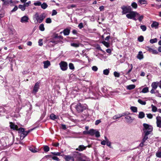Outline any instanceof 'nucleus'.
<instances>
[{
	"label": "nucleus",
	"instance_id": "f257e3e1",
	"mask_svg": "<svg viewBox=\"0 0 161 161\" xmlns=\"http://www.w3.org/2000/svg\"><path fill=\"white\" fill-rule=\"evenodd\" d=\"M53 38L54 41H50L49 43V45L53 46L55 44L57 43V42L59 41L60 40V31H58L53 33Z\"/></svg>",
	"mask_w": 161,
	"mask_h": 161
},
{
	"label": "nucleus",
	"instance_id": "f03ea898",
	"mask_svg": "<svg viewBox=\"0 0 161 161\" xmlns=\"http://www.w3.org/2000/svg\"><path fill=\"white\" fill-rule=\"evenodd\" d=\"M46 17V14L45 13H42L40 15L38 12H36L33 16V19H35V22L36 20L37 23H40L43 21Z\"/></svg>",
	"mask_w": 161,
	"mask_h": 161
},
{
	"label": "nucleus",
	"instance_id": "7ed1b4c3",
	"mask_svg": "<svg viewBox=\"0 0 161 161\" xmlns=\"http://www.w3.org/2000/svg\"><path fill=\"white\" fill-rule=\"evenodd\" d=\"M75 153L74 156L75 159V161H87V157L83 154L78 152Z\"/></svg>",
	"mask_w": 161,
	"mask_h": 161
},
{
	"label": "nucleus",
	"instance_id": "20e7f679",
	"mask_svg": "<svg viewBox=\"0 0 161 161\" xmlns=\"http://www.w3.org/2000/svg\"><path fill=\"white\" fill-rule=\"evenodd\" d=\"M143 125V130L144 134H146L147 133H148L147 135L150 134L153 130L152 126L146 123H144Z\"/></svg>",
	"mask_w": 161,
	"mask_h": 161
},
{
	"label": "nucleus",
	"instance_id": "39448f33",
	"mask_svg": "<svg viewBox=\"0 0 161 161\" xmlns=\"http://www.w3.org/2000/svg\"><path fill=\"white\" fill-rule=\"evenodd\" d=\"M76 111L78 113L82 112L86 108V105L78 103L75 106Z\"/></svg>",
	"mask_w": 161,
	"mask_h": 161
},
{
	"label": "nucleus",
	"instance_id": "423d86ee",
	"mask_svg": "<svg viewBox=\"0 0 161 161\" xmlns=\"http://www.w3.org/2000/svg\"><path fill=\"white\" fill-rule=\"evenodd\" d=\"M136 16H139V14L136 12L131 11L126 15V16L128 19H132L135 21L137 20L135 18Z\"/></svg>",
	"mask_w": 161,
	"mask_h": 161
},
{
	"label": "nucleus",
	"instance_id": "0eeeda50",
	"mask_svg": "<svg viewBox=\"0 0 161 161\" xmlns=\"http://www.w3.org/2000/svg\"><path fill=\"white\" fill-rule=\"evenodd\" d=\"M76 153V151L74 152L70 155H65L64 157L65 160L66 161H74L75 157L74 155Z\"/></svg>",
	"mask_w": 161,
	"mask_h": 161
},
{
	"label": "nucleus",
	"instance_id": "6e6552de",
	"mask_svg": "<svg viewBox=\"0 0 161 161\" xmlns=\"http://www.w3.org/2000/svg\"><path fill=\"white\" fill-rule=\"evenodd\" d=\"M122 10V13L123 14H125L130 12L132 9L130 6H123L121 7Z\"/></svg>",
	"mask_w": 161,
	"mask_h": 161
},
{
	"label": "nucleus",
	"instance_id": "1a4fd4ad",
	"mask_svg": "<svg viewBox=\"0 0 161 161\" xmlns=\"http://www.w3.org/2000/svg\"><path fill=\"white\" fill-rule=\"evenodd\" d=\"M40 84L39 82H37L35 84L32 90V93L36 94L38 92L40 88Z\"/></svg>",
	"mask_w": 161,
	"mask_h": 161
},
{
	"label": "nucleus",
	"instance_id": "9d476101",
	"mask_svg": "<svg viewBox=\"0 0 161 161\" xmlns=\"http://www.w3.org/2000/svg\"><path fill=\"white\" fill-rule=\"evenodd\" d=\"M67 69V63L66 62L61 61V70L63 71H65Z\"/></svg>",
	"mask_w": 161,
	"mask_h": 161
},
{
	"label": "nucleus",
	"instance_id": "9b49d317",
	"mask_svg": "<svg viewBox=\"0 0 161 161\" xmlns=\"http://www.w3.org/2000/svg\"><path fill=\"white\" fill-rule=\"evenodd\" d=\"M9 127L10 129L14 130H17L19 126L12 122H9Z\"/></svg>",
	"mask_w": 161,
	"mask_h": 161
},
{
	"label": "nucleus",
	"instance_id": "f8f14e48",
	"mask_svg": "<svg viewBox=\"0 0 161 161\" xmlns=\"http://www.w3.org/2000/svg\"><path fill=\"white\" fill-rule=\"evenodd\" d=\"M157 126L159 128H161V117L158 116L156 118Z\"/></svg>",
	"mask_w": 161,
	"mask_h": 161
},
{
	"label": "nucleus",
	"instance_id": "ddd939ff",
	"mask_svg": "<svg viewBox=\"0 0 161 161\" xmlns=\"http://www.w3.org/2000/svg\"><path fill=\"white\" fill-rule=\"evenodd\" d=\"M87 147L88 146H85L83 145H80L76 150L80 152L82 151L85 150Z\"/></svg>",
	"mask_w": 161,
	"mask_h": 161
},
{
	"label": "nucleus",
	"instance_id": "4468645a",
	"mask_svg": "<svg viewBox=\"0 0 161 161\" xmlns=\"http://www.w3.org/2000/svg\"><path fill=\"white\" fill-rule=\"evenodd\" d=\"M70 28H67L64 29L63 32H61V34L63 32L64 35V36H67L68 35L70 32Z\"/></svg>",
	"mask_w": 161,
	"mask_h": 161
},
{
	"label": "nucleus",
	"instance_id": "2eb2a0df",
	"mask_svg": "<svg viewBox=\"0 0 161 161\" xmlns=\"http://www.w3.org/2000/svg\"><path fill=\"white\" fill-rule=\"evenodd\" d=\"M29 18L26 16H24L21 18L20 22L22 23H26L28 22Z\"/></svg>",
	"mask_w": 161,
	"mask_h": 161
},
{
	"label": "nucleus",
	"instance_id": "dca6fc26",
	"mask_svg": "<svg viewBox=\"0 0 161 161\" xmlns=\"http://www.w3.org/2000/svg\"><path fill=\"white\" fill-rule=\"evenodd\" d=\"M43 63L44 64V69L47 68L51 64L50 62L48 60L44 61Z\"/></svg>",
	"mask_w": 161,
	"mask_h": 161
},
{
	"label": "nucleus",
	"instance_id": "f3484780",
	"mask_svg": "<svg viewBox=\"0 0 161 161\" xmlns=\"http://www.w3.org/2000/svg\"><path fill=\"white\" fill-rule=\"evenodd\" d=\"M3 107H4L5 113L6 114L8 113L12 110L11 108L9 106H5Z\"/></svg>",
	"mask_w": 161,
	"mask_h": 161
},
{
	"label": "nucleus",
	"instance_id": "a211bd4d",
	"mask_svg": "<svg viewBox=\"0 0 161 161\" xmlns=\"http://www.w3.org/2000/svg\"><path fill=\"white\" fill-rule=\"evenodd\" d=\"M148 133H147L146 134H144V136L141 142L143 143L144 144L145 143H147V142H146V141L148 139V135H147V134Z\"/></svg>",
	"mask_w": 161,
	"mask_h": 161
},
{
	"label": "nucleus",
	"instance_id": "6ab92c4d",
	"mask_svg": "<svg viewBox=\"0 0 161 161\" xmlns=\"http://www.w3.org/2000/svg\"><path fill=\"white\" fill-rule=\"evenodd\" d=\"M96 130L93 129H91L88 131L87 133L88 134H90L91 136H93L94 135L95 132H96Z\"/></svg>",
	"mask_w": 161,
	"mask_h": 161
},
{
	"label": "nucleus",
	"instance_id": "aec40b11",
	"mask_svg": "<svg viewBox=\"0 0 161 161\" xmlns=\"http://www.w3.org/2000/svg\"><path fill=\"white\" fill-rule=\"evenodd\" d=\"M125 118L127 119V122L129 123L132 122L134 119H132L131 116H129L128 115L125 116Z\"/></svg>",
	"mask_w": 161,
	"mask_h": 161
},
{
	"label": "nucleus",
	"instance_id": "412c9836",
	"mask_svg": "<svg viewBox=\"0 0 161 161\" xmlns=\"http://www.w3.org/2000/svg\"><path fill=\"white\" fill-rule=\"evenodd\" d=\"M137 58L140 60H141L143 58V55L142 51L139 52L138 54L137 55Z\"/></svg>",
	"mask_w": 161,
	"mask_h": 161
},
{
	"label": "nucleus",
	"instance_id": "4be33fe9",
	"mask_svg": "<svg viewBox=\"0 0 161 161\" xmlns=\"http://www.w3.org/2000/svg\"><path fill=\"white\" fill-rule=\"evenodd\" d=\"M159 23L158 22L154 21L151 25L152 27H154L155 29L158 28Z\"/></svg>",
	"mask_w": 161,
	"mask_h": 161
},
{
	"label": "nucleus",
	"instance_id": "5701e85b",
	"mask_svg": "<svg viewBox=\"0 0 161 161\" xmlns=\"http://www.w3.org/2000/svg\"><path fill=\"white\" fill-rule=\"evenodd\" d=\"M145 115V114L143 112H139L138 117L139 119H142L144 117Z\"/></svg>",
	"mask_w": 161,
	"mask_h": 161
},
{
	"label": "nucleus",
	"instance_id": "b1692460",
	"mask_svg": "<svg viewBox=\"0 0 161 161\" xmlns=\"http://www.w3.org/2000/svg\"><path fill=\"white\" fill-rule=\"evenodd\" d=\"M158 83L157 82H153L152 83L151 86L153 89H156L158 86Z\"/></svg>",
	"mask_w": 161,
	"mask_h": 161
},
{
	"label": "nucleus",
	"instance_id": "393cba45",
	"mask_svg": "<svg viewBox=\"0 0 161 161\" xmlns=\"http://www.w3.org/2000/svg\"><path fill=\"white\" fill-rule=\"evenodd\" d=\"M135 85H130L127 86L126 88L129 90H131L134 89L135 87Z\"/></svg>",
	"mask_w": 161,
	"mask_h": 161
},
{
	"label": "nucleus",
	"instance_id": "a878e982",
	"mask_svg": "<svg viewBox=\"0 0 161 161\" xmlns=\"http://www.w3.org/2000/svg\"><path fill=\"white\" fill-rule=\"evenodd\" d=\"M50 118L51 119L54 120L57 119L58 118V116L55 115L53 114H51L50 116Z\"/></svg>",
	"mask_w": 161,
	"mask_h": 161
},
{
	"label": "nucleus",
	"instance_id": "bb28decb",
	"mask_svg": "<svg viewBox=\"0 0 161 161\" xmlns=\"http://www.w3.org/2000/svg\"><path fill=\"white\" fill-rule=\"evenodd\" d=\"M17 130L18 131V133L20 134L21 133H23L25 131V129L22 127H18Z\"/></svg>",
	"mask_w": 161,
	"mask_h": 161
},
{
	"label": "nucleus",
	"instance_id": "cd10ccee",
	"mask_svg": "<svg viewBox=\"0 0 161 161\" xmlns=\"http://www.w3.org/2000/svg\"><path fill=\"white\" fill-rule=\"evenodd\" d=\"M19 8L22 11H24L25 10L26 8L25 5L20 4L18 6Z\"/></svg>",
	"mask_w": 161,
	"mask_h": 161
},
{
	"label": "nucleus",
	"instance_id": "c85d7f7f",
	"mask_svg": "<svg viewBox=\"0 0 161 161\" xmlns=\"http://www.w3.org/2000/svg\"><path fill=\"white\" fill-rule=\"evenodd\" d=\"M5 113L4 107L3 106H0V115H3V114Z\"/></svg>",
	"mask_w": 161,
	"mask_h": 161
},
{
	"label": "nucleus",
	"instance_id": "c756f323",
	"mask_svg": "<svg viewBox=\"0 0 161 161\" xmlns=\"http://www.w3.org/2000/svg\"><path fill=\"white\" fill-rule=\"evenodd\" d=\"M130 68L127 71H126V70H125V75H129V73L131 71L133 68V65L132 64H131L130 65Z\"/></svg>",
	"mask_w": 161,
	"mask_h": 161
},
{
	"label": "nucleus",
	"instance_id": "7c9ffc66",
	"mask_svg": "<svg viewBox=\"0 0 161 161\" xmlns=\"http://www.w3.org/2000/svg\"><path fill=\"white\" fill-rule=\"evenodd\" d=\"M41 8L44 9H45L46 8L48 7V5L47 4V3L45 2L43 3L42 4L41 3Z\"/></svg>",
	"mask_w": 161,
	"mask_h": 161
},
{
	"label": "nucleus",
	"instance_id": "2f4dec72",
	"mask_svg": "<svg viewBox=\"0 0 161 161\" xmlns=\"http://www.w3.org/2000/svg\"><path fill=\"white\" fill-rule=\"evenodd\" d=\"M130 109L133 112L136 113L137 111V108L134 106H131L130 108Z\"/></svg>",
	"mask_w": 161,
	"mask_h": 161
},
{
	"label": "nucleus",
	"instance_id": "473e14b6",
	"mask_svg": "<svg viewBox=\"0 0 161 161\" xmlns=\"http://www.w3.org/2000/svg\"><path fill=\"white\" fill-rule=\"evenodd\" d=\"M39 29L41 31H44L45 30L44 25L43 24H40L39 27Z\"/></svg>",
	"mask_w": 161,
	"mask_h": 161
},
{
	"label": "nucleus",
	"instance_id": "72a5a7b5",
	"mask_svg": "<svg viewBox=\"0 0 161 161\" xmlns=\"http://www.w3.org/2000/svg\"><path fill=\"white\" fill-rule=\"evenodd\" d=\"M102 43L107 47H109V43L108 42H106L105 41H103L102 42Z\"/></svg>",
	"mask_w": 161,
	"mask_h": 161
},
{
	"label": "nucleus",
	"instance_id": "f704fd0d",
	"mask_svg": "<svg viewBox=\"0 0 161 161\" xmlns=\"http://www.w3.org/2000/svg\"><path fill=\"white\" fill-rule=\"evenodd\" d=\"M45 152H47L49 150V147L47 146H44L43 148Z\"/></svg>",
	"mask_w": 161,
	"mask_h": 161
},
{
	"label": "nucleus",
	"instance_id": "c9c22d12",
	"mask_svg": "<svg viewBox=\"0 0 161 161\" xmlns=\"http://www.w3.org/2000/svg\"><path fill=\"white\" fill-rule=\"evenodd\" d=\"M69 67L70 69L74 70L75 69V67L73 64L72 63H70L69 64Z\"/></svg>",
	"mask_w": 161,
	"mask_h": 161
},
{
	"label": "nucleus",
	"instance_id": "e433bc0d",
	"mask_svg": "<svg viewBox=\"0 0 161 161\" xmlns=\"http://www.w3.org/2000/svg\"><path fill=\"white\" fill-rule=\"evenodd\" d=\"M148 87H145L143 89L142 92L143 93H146L148 92Z\"/></svg>",
	"mask_w": 161,
	"mask_h": 161
},
{
	"label": "nucleus",
	"instance_id": "4c0bfd02",
	"mask_svg": "<svg viewBox=\"0 0 161 161\" xmlns=\"http://www.w3.org/2000/svg\"><path fill=\"white\" fill-rule=\"evenodd\" d=\"M109 73L108 69H106L103 70V74L105 75H108Z\"/></svg>",
	"mask_w": 161,
	"mask_h": 161
},
{
	"label": "nucleus",
	"instance_id": "58836bf2",
	"mask_svg": "<svg viewBox=\"0 0 161 161\" xmlns=\"http://www.w3.org/2000/svg\"><path fill=\"white\" fill-rule=\"evenodd\" d=\"M156 156L159 158H161V151H158L156 153Z\"/></svg>",
	"mask_w": 161,
	"mask_h": 161
},
{
	"label": "nucleus",
	"instance_id": "ea45409f",
	"mask_svg": "<svg viewBox=\"0 0 161 161\" xmlns=\"http://www.w3.org/2000/svg\"><path fill=\"white\" fill-rule=\"evenodd\" d=\"M102 91L104 93H108V90L106 87L104 86L101 89Z\"/></svg>",
	"mask_w": 161,
	"mask_h": 161
},
{
	"label": "nucleus",
	"instance_id": "a19ab883",
	"mask_svg": "<svg viewBox=\"0 0 161 161\" xmlns=\"http://www.w3.org/2000/svg\"><path fill=\"white\" fill-rule=\"evenodd\" d=\"M157 38H155L153 39H151L150 40V42L151 43L153 44L154 43L157 42Z\"/></svg>",
	"mask_w": 161,
	"mask_h": 161
},
{
	"label": "nucleus",
	"instance_id": "79ce46f5",
	"mask_svg": "<svg viewBox=\"0 0 161 161\" xmlns=\"http://www.w3.org/2000/svg\"><path fill=\"white\" fill-rule=\"evenodd\" d=\"M151 107L152 108V111L153 112H156V111H157V108L155 106L153 105V104H152L151 105Z\"/></svg>",
	"mask_w": 161,
	"mask_h": 161
},
{
	"label": "nucleus",
	"instance_id": "37998d69",
	"mask_svg": "<svg viewBox=\"0 0 161 161\" xmlns=\"http://www.w3.org/2000/svg\"><path fill=\"white\" fill-rule=\"evenodd\" d=\"M131 6L133 8L135 9L137 7V3L135 2H133L131 3Z\"/></svg>",
	"mask_w": 161,
	"mask_h": 161
},
{
	"label": "nucleus",
	"instance_id": "c03bdc74",
	"mask_svg": "<svg viewBox=\"0 0 161 161\" xmlns=\"http://www.w3.org/2000/svg\"><path fill=\"white\" fill-rule=\"evenodd\" d=\"M138 102L142 105H145L146 104V102L145 101H143L141 99H139L138 100Z\"/></svg>",
	"mask_w": 161,
	"mask_h": 161
},
{
	"label": "nucleus",
	"instance_id": "a18cd8bd",
	"mask_svg": "<svg viewBox=\"0 0 161 161\" xmlns=\"http://www.w3.org/2000/svg\"><path fill=\"white\" fill-rule=\"evenodd\" d=\"M4 15V11L3 10H0V18H2Z\"/></svg>",
	"mask_w": 161,
	"mask_h": 161
},
{
	"label": "nucleus",
	"instance_id": "49530a36",
	"mask_svg": "<svg viewBox=\"0 0 161 161\" xmlns=\"http://www.w3.org/2000/svg\"><path fill=\"white\" fill-rule=\"evenodd\" d=\"M71 46L74 47H77L79 46V44L76 43H71L70 44Z\"/></svg>",
	"mask_w": 161,
	"mask_h": 161
},
{
	"label": "nucleus",
	"instance_id": "de8ad7c7",
	"mask_svg": "<svg viewBox=\"0 0 161 161\" xmlns=\"http://www.w3.org/2000/svg\"><path fill=\"white\" fill-rule=\"evenodd\" d=\"M138 18V19L140 22H141L143 18V16L142 15H140L139 14V16H136Z\"/></svg>",
	"mask_w": 161,
	"mask_h": 161
},
{
	"label": "nucleus",
	"instance_id": "09e8293b",
	"mask_svg": "<svg viewBox=\"0 0 161 161\" xmlns=\"http://www.w3.org/2000/svg\"><path fill=\"white\" fill-rule=\"evenodd\" d=\"M140 27L141 29L143 31H146L147 29V27L145 25H141L140 26Z\"/></svg>",
	"mask_w": 161,
	"mask_h": 161
},
{
	"label": "nucleus",
	"instance_id": "8fccbe9b",
	"mask_svg": "<svg viewBox=\"0 0 161 161\" xmlns=\"http://www.w3.org/2000/svg\"><path fill=\"white\" fill-rule=\"evenodd\" d=\"M144 40V37L143 36H140L138 38V40L140 42H142Z\"/></svg>",
	"mask_w": 161,
	"mask_h": 161
},
{
	"label": "nucleus",
	"instance_id": "3c124183",
	"mask_svg": "<svg viewBox=\"0 0 161 161\" xmlns=\"http://www.w3.org/2000/svg\"><path fill=\"white\" fill-rule=\"evenodd\" d=\"M3 2V5H8L10 3L9 0H5Z\"/></svg>",
	"mask_w": 161,
	"mask_h": 161
},
{
	"label": "nucleus",
	"instance_id": "603ef678",
	"mask_svg": "<svg viewBox=\"0 0 161 161\" xmlns=\"http://www.w3.org/2000/svg\"><path fill=\"white\" fill-rule=\"evenodd\" d=\"M41 2L39 1H37L36 2H35L34 3V5L36 6H41Z\"/></svg>",
	"mask_w": 161,
	"mask_h": 161
},
{
	"label": "nucleus",
	"instance_id": "864d4df0",
	"mask_svg": "<svg viewBox=\"0 0 161 161\" xmlns=\"http://www.w3.org/2000/svg\"><path fill=\"white\" fill-rule=\"evenodd\" d=\"M94 135H95V136L97 137H99L100 136L99 132L98 131L96 130Z\"/></svg>",
	"mask_w": 161,
	"mask_h": 161
},
{
	"label": "nucleus",
	"instance_id": "5fc2aeb1",
	"mask_svg": "<svg viewBox=\"0 0 161 161\" xmlns=\"http://www.w3.org/2000/svg\"><path fill=\"white\" fill-rule=\"evenodd\" d=\"M114 75L115 77H119L120 76V74L119 73L116 71H114Z\"/></svg>",
	"mask_w": 161,
	"mask_h": 161
},
{
	"label": "nucleus",
	"instance_id": "6e6d98bb",
	"mask_svg": "<svg viewBox=\"0 0 161 161\" xmlns=\"http://www.w3.org/2000/svg\"><path fill=\"white\" fill-rule=\"evenodd\" d=\"M59 143L58 142H53L52 143L53 146L55 147H58L59 145Z\"/></svg>",
	"mask_w": 161,
	"mask_h": 161
},
{
	"label": "nucleus",
	"instance_id": "4d7b16f0",
	"mask_svg": "<svg viewBox=\"0 0 161 161\" xmlns=\"http://www.w3.org/2000/svg\"><path fill=\"white\" fill-rule=\"evenodd\" d=\"M52 22V20L50 18H48L46 19V22L47 23H50Z\"/></svg>",
	"mask_w": 161,
	"mask_h": 161
},
{
	"label": "nucleus",
	"instance_id": "13d9d810",
	"mask_svg": "<svg viewBox=\"0 0 161 161\" xmlns=\"http://www.w3.org/2000/svg\"><path fill=\"white\" fill-rule=\"evenodd\" d=\"M146 115H147V117L148 119H151L153 117V116L151 114H147Z\"/></svg>",
	"mask_w": 161,
	"mask_h": 161
},
{
	"label": "nucleus",
	"instance_id": "bf43d9fd",
	"mask_svg": "<svg viewBox=\"0 0 161 161\" xmlns=\"http://www.w3.org/2000/svg\"><path fill=\"white\" fill-rule=\"evenodd\" d=\"M31 3V1H29L27 3H24V4L25 5V7H28L29 5Z\"/></svg>",
	"mask_w": 161,
	"mask_h": 161
},
{
	"label": "nucleus",
	"instance_id": "052dcab7",
	"mask_svg": "<svg viewBox=\"0 0 161 161\" xmlns=\"http://www.w3.org/2000/svg\"><path fill=\"white\" fill-rule=\"evenodd\" d=\"M139 2L141 4H145L146 3V1L145 0H139Z\"/></svg>",
	"mask_w": 161,
	"mask_h": 161
},
{
	"label": "nucleus",
	"instance_id": "680f3d73",
	"mask_svg": "<svg viewBox=\"0 0 161 161\" xmlns=\"http://www.w3.org/2000/svg\"><path fill=\"white\" fill-rule=\"evenodd\" d=\"M39 45L40 46H42L43 45L42 39H40L38 41Z\"/></svg>",
	"mask_w": 161,
	"mask_h": 161
},
{
	"label": "nucleus",
	"instance_id": "e2e57ef3",
	"mask_svg": "<svg viewBox=\"0 0 161 161\" xmlns=\"http://www.w3.org/2000/svg\"><path fill=\"white\" fill-rule=\"evenodd\" d=\"M51 153L53 155L57 156H60V152H52Z\"/></svg>",
	"mask_w": 161,
	"mask_h": 161
},
{
	"label": "nucleus",
	"instance_id": "0e129e2a",
	"mask_svg": "<svg viewBox=\"0 0 161 161\" xmlns=\"http://www.w3.org/2000/svg\"><path fill=\"white\" fill-rule=\"evenodd\" d=\"M18 8L17 6H15L14 8L11 11V12H14L18 9Z\"/></svg>",
	"mask_w": 161,
	"mask_h": 161
},
{
	"label": "nucleus",
	"instance_id": "69168bd1",
	"mask_svg": "<svg viewBox=\"0 0 161 161\" xmlns=\"http://www.w3.org/2000/svg\"><path fill=\"white\" fill-rule=\"evenodd\" d=\"M107 145L110 148H111L112 147L111 146V142H109V141H108L106 142V143Z\"/></svg>",
	"mask_w": 161,
	"mask_h": 161
},
{
	"label": "nucleus",
	"instance_id": "338daca9",
	"mask_svg": "<svg viewBox=\"0 0 161 161\" xmlns=\"http://www.w3.org/2000/svg\"><path fill=\"white\" fill-rule=\"evenodd\" d=\"M122 116H127L129 114H130V113L128 112H126L125 113H122Z\"/></svg>",
	"mask_w": 161,
	"mask_h": 161
},
{
	"label": "nucleus",
	"instance_id": "774afa93",
	"mask_svg": "<svg viewBox=\"0 0 161 161\" xmlns=\"http://www.w3.org/2000/svg\"><path fill=\"white\" fill-rule=\"evenodd\" d=\"M92 69L93 71H96L98 69V68L97 66H94L92 67Z\"/></svg>",
	"mask_w": 161,
	"mask_h": 161
}]
</instances>
